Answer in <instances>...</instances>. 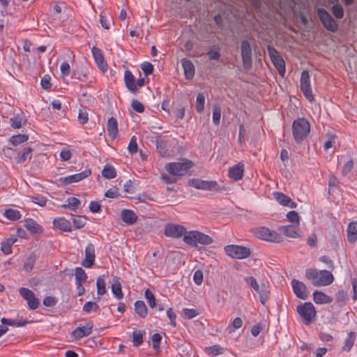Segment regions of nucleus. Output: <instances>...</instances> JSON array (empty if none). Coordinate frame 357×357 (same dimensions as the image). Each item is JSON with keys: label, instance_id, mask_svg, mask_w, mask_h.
<instances>
[{"label": "nucleus", "instance_id": "f257e3e1", "mask_svg": "<svg viewBox=\"0 0 357 357\" xmlns=\"http://www.w3.org/2000/svg\"><path fill=\"white\" fill-rule=\"evenodd\" d=\"M305 278L310 280L314 287L328 286L334 281L331 272L326 270L319 271L317 268H307Z\"/></svg>", "mask_w": 357, "mask_h": 357}, {"label": "nucleus", "instance_id": "f03ea898", "mask_svg": "<svg viewBox=\"0 0 357 357\" xmlns=\"http://www.w3.org/2000/svg\"><path fill=\"white\" fill-rule=\"evenodd\" d=\"M310 126L305 118H298L292 123V132L295 142L301 143L309 135Z\"/></svg>", "mask_w": 357, "mask_h": 357}, {"label": "nucleus", "instance_id": "7ed1b4c3", "mask_svg": "<svg viewBox=\"0 0 357 357\" xmlns=\"http://www.w3.org/2000/svg\"><path fill=\"white\" fill-rule=\"evenodd\" d=\"M183 241L192 247H197L198 244L203 245H210L213 242V240L207 234L193 230L189 231L184 235Z\"/></svg>", "mask_w": 357, "mask_h": 357}, {"label": "nucleus", "instance_id": "20e7f679", "mask_svg": "<svg viewBox=\"0 0 357 357\" xmlns=\"http://www.w3.org/2000/svg\"><path fill=\"white\" fill-rule=\"evenodd\" d=\"M193 165L192 160L183 158L180 162L167 163L165 165V169L173 176H184Z\"/></svg>", "mask_w": 357, "mask_h": 357}, {"label": "nucleus", "instance_id": "39448f33", "mask_svg": "<svg viewBox=\"0 0 357 357\" xmlns=\"http://www.w3.org/2000/svg\"><path fill=\"white\" fill-rule=\"evenodd\" d=\"M296 311L302 317V322L305 325H310L317 314L315 307L310 302H307L298 305Z\"/></svg>", "mask_w": 357, "mask_h": 357}, {"label": "nucleus", "instance_id": "423d86ee", "mask_svg": "<svg viewBox=\"0 0 357 357\" xmlns=\"http://www.w3.org/2000/svg\"><path fill=\"white\" fill-rule=\"evenodd\" d=\"M225 253L234 259H243L249 257L251 255L250 249L248 247L238 245H228L224 248Z\"/></svg>", "mask_w": 357, "mask_h": 357}, {"label": "nucleus", "instance_id": "0eeeda50", "mask_svg": "<svg viewBox=\"0 0 357 357\" xmlns=\"http://www.w3.org/2000/svg\"><path fill=\"white\" fill-rule=\"evenodd\" d=\"M317 13L319 20L327 31L333 33H335L337 31V23L326 9L322 8H317Z\"/></svg>", "mask_w": 357, "mask_h": 357}, {"label": "nucleus", "instance_id": "6e6552de", "mask_svg": "<svg viewBox=\"0 0 357 357\" xmlns=\"http://www.w3.org/2000/svg\"><path fill=\"white\" fill-rule=\"evenodd\" d=\"M267 50L271 60L275 68L281 76H284L286 69L285 63L282 57L280 55L278 51L271 45L267 46Z\"/></svg>", "mask_w": 357, "mask_h": 357}, {"label": "nucleus", "instance_id": "1a4fd4ad", "mask_svg": "<svg viewBox=\"0 0 357 357\" xmlns=\"http://www.w3.org/2000/svg\"><path fill=\"white\" fill-rule=\"evenodd\" d=\"M252 48L249 41L243 40L241 43V56L245 70H250L252 66Z\"/></svg>", "mask_w": 357, "mask_h": 357}, {"label": "nucleus", "instance_id": "9d476101", "mask_svg": "<svg viewBox=\"0 0 357 357\" xmlns=\"http://www.w3.org/2000/svg\"><path fill=\"white\" fill-rule=\"evenodd\" d=\"M301 90L303 93L305 97L310 101L314 100V96L310 84V77L307 70H303L301 73L300 81Z\"/></svg>", "mask_w": 357, "mask_h": 357}, {"label": "nucleus", "instance_id": "9b49d317", "mask_svg": "<svg viewBox=\"0 0 357 357\" xmlns=\"http://www.w3.org/2000/svg\"><path fill=\"white\" fill-rule=\"evenodd\" d=\"M256 236L264 241L280 243L282 241V237L277 231L271 230L267 227H262L256 232Z\"/></svg>", "mask_w": 357, "mask_h": 357}, {"label": "nucleus", "instance_id": "f8f14e48", "mask_svg": "<svg viewBox=\"0 0 357 357\" xmlns=\"http://www.w3.org/2000/svg\"><path fill=\"white\" fill-rule=\"evenodd\" d=\"M188 232L186 228L180 225L168 223L165 227V235L173 238H178L181 236L184 237V235Z\"/></svg>", "mask_w": 357, "mask_h": 357}, {"label": "nucleus", "instance_id": "ddd939ff", "mask_svg": "<svg viewBox=\"0 0 357 357\" xmlns=\"http://www.w3.org/2000/svg\"><path fill=\"white\" fill-rule=\"evenodd\" d=\"M20 296L27 302L30 310H36L40 305L39 300L35 296L34 293L28 288L21 287L19 289Z\"/></svg>", "mask_w": 357, "mask_h": 357}, {"label": "nucleus", "instance_id": "4468645a", "mask_svg": "<svg viewBox=\"0 0 357 357\" xmlns=\"http://www.w3.org/2000/svg\"><path fill=\"white\" fill-rule=\"evenodd\" d=\"M188 185L197 189L204 190H218V183L215 181H204L199 178H191L188 180Z\"/></svg>", "mask_w": 357, "mask_h": 357}, {"label": "nucleus", "instance_id": "2eb2a0df", "mask_svg": "<svg viewBox=\"0 0 357 357\" xmlns=\"http://www.w3.org/2000/svg\"><path fill=\"white\" fill-rule=\"evenodd\" d=\"M91 169H85L84 171L81 172L77 174L70 175V176H68L66 177H61V178H60L59 181L63 185H67L73 183L79 182V181L83 180L84 178H86L88 176H89L91 175Z\"/></svg>", "mask_w": 357, "mask_h": 357}, {"label": "nucleus", "instance_id": "dca6fc26", "mask_svg": "<svg viewBox=\"0 0 357 357\" xmlns=\"http://www.w3.org/2000/svg\"><path fill=\"white\" fill-rule=\"evenodd\" d=\"M95 258V246L93 243H89L85 248V258L81 262L82 266L85 268L92 267L94 264Z\"/></svg>", "mask_w": 357, "mask_h": 357}, {"label": "nucleus", "instance_id": "f3484780", "mask_svg": "<svg viewBox=\"0 0 357 357\" xmlns=\"http://www.w3.org/2000/svg\"><path fill=\"white\" fill-rule=\"evenodd\" d=\"M292 289L295 295L301 299L305 300L307 298L305 284L296 279H293L291 282Z\"/></svg>", "mask_w": 357, "mask_h": 357}, {"label": "nucleus", "instance_id": "a211bd4d", "mask_svg": "<svg viewBox=\"0 0 357 357\" xmlns=\"http://www.w3.org/2000/svg\"><path fill=\"white\" fill-rule=\"evenodd\" d=\"M93 324L92 321H89L84 326L77 327L72 333L73 336L79 340L85 336L89 335L92 333Z\"/></svg>", "mask_w": 357, "mask_h": 357}, {"label": "nucleus", "instance_id": "6ab92c4d", "mask_svg": "<svg viewBox=\"0 0 357 357\" xmlns=\"http://www.w3.org/2000/svg\"><path fill=\"white\" fill-rule=\"evenodd\" d=\"M92 54L93 56V59L96 62L98 66L102 72H106L107 70V64L105 61L103 54L101 52V50L96 47H93L92 50Z\"/></svg>", "mask_w": 357, "mask_h": 357}, {"label": "nucleus", "instance_id": "aec40b11", "mask_svg": "<svg viewBox=\"0 0 357 357\" xmlns=\"http://www.w3.org/2000/svg\"><path fill=\"white\" fill-rule=\"evenodd\" d=\"M124 82L128 90L133 93L136 94L138 91L137 85L135 84V77L131 73V71L126 70L124 72Z\"/></svg>", "mask_w": 357, "mask_h": 357}, {"label": "nucleus", "instance_id": "412c9836", "mask_svg": "<svg viewBox=\"0 0 357 357\" xmlns=\"http://www.w3.org/2000/svg\"><path fill=\"white\" fill-rule=\"evenodd\" d=\"M243 172L244 164L243 162H238L229 169L228 175L230 178L234 181H239L243 178Z\"/></svg>", "mask_w": 357, "mask_h": 357}, {"label": "nucleus", "instance_id": "4be33fe9", "mask_svg": "<svg viewBox=\"0 0 357 357\" xmlns=\"http://www.w3.org/2000/svg\"><path fill=\"white\" fill-rule=\"evenodd\" d=\"M52 224L54 228L62 231H72V225L70 222L63 217L54 218Z\"/></svg>", "mask_w": 357, "mask_h": 357}, {"label": "nucleus", "instance_id": "5701e85b", "mask_svg": "<svg viewBox=\"0 0 357 357\" xmlns=\"http://www.w3.org/2000/svg\"><path fill=\"white\" fill-rule=\"evenodd\" d=\"M181 62L186 79H192L195 76V66L193 63L190 60L185 58L182 59Z\"/></svg>", "mask_w": 357, "mask_h": 357}, {"label": "nucleus", "instance_id": "b1692460", "mask_svg": "<svg viewBox=\"0 0 357 357\" xmlns=\"http://www.w3.org/2000/svg\"><path fill=\"white\" fill-rule=\"evenodd\" d=\"M26 122V118L23 112L15 114L10 119V124L13 128L19 129Z\"/></svg>", "mask_w": 357, "mask_h": 357}, {"label": "nucleus", "instance_id": "393cba45", "mask_svg": "<svg viewBox=\"0 0 357 357\" xmlns=\"http://www.w3.org/2000/svg\"><path fill=\"white\" fill-rule=\"evenodd\" d=\"M312 295L313 300L317 304H329L333 301L332 297L318 290L314 291Z\"/></svg>", "mask_w": 357, "mask_h": 357}, {"label": "nucleus", "instance_id": "a878e982", "mask_svg": "<svg viewBox=\"0 0 357 357\" xmlns=\"http://www.w3.org/2000/svg\"><path fill=\"white\" fill-rule=\"evenodd\" d=\"M121 218L122 220L129 225H133L137 220V216L134 211L129 209H123L121 212Z\"/></svg>", "mask_w": 357, "mask_h": 357}, {"label": "nucleus", "instance_id": "bb28decb", "mask_svg": "<svg viewBox=\"0 0 357 357\" xmlns=\"http://www.w3.org/2000/svg\"><path fill=\"white\" fill-rule=\"evenodd\" d=\"M220 46L219 44L210 45L206 55L210 61H219L221 58Z\"/></svg>", "mask_w": 357, "mask_h": 357}, {"label": "nucleus", "instance_id": "cd10ccee", "mask_svg": "<svg viewBox=\"0 0 357 357\" xmlns=\"http://www.w3.org/2000/svg\"><path fill=\"white\" fill-rule=\"evenodd\" d=\"M33 152L31 147H25L19 151L15 158V160L18 164L24 163L28 158H31V153Z\"/></svg>", "mask_w": 357, "mask_h": 357}, {"label": "nucleus", "instance_id": "c85d7f7f", "mask_svg": "<svg viewBox=\"0 0 357 357\" xmlns=\"http://www.w3.org/2000/svg\"><path fill=\"white\" fill-rule=\"evenodd\" d=\"M107 130L109 135L113 139L115 138L118 134V123L117 121L114 117H110L107 121Z\"/></svg>", "mask_w": 357, "mask_h": 357}, {"label": "nucleus", "instance_id": "c756f323", "mask_svg": "<svg viewBox=\"0 0 357 357\" xmlns=\"http://www.w3.org/2000/svg\"><path fill=\"white\" fill-rule=\"evenodd\" d=\"M24 227L32 234H40L43 231L42 227L31 218L25 220Z\"/></svg>", "mask_w": 357, "mask_h": 357}, {"label": "nucleus", "instance_id": "7c9ffc66", "mask_svg": "<svg viewBox=\"0 0 357 357\" xmlns=\"http://www.w3.org/2000/svg\"><path fill=\"white\" fill-rule=\"evenodd\" d=\"M259 296V301L262 305H265L269 300L271 296V291L268 286L262 283L259 291H257Z\"/></svg>", "mask_w": 357, "mask_h": 357}, {"label": "nucleus", "instance_id": "2f4dec72", "mask_svg": "<svg viewBox=\"0 0 357 357\" xmlns=\"http://www.w3.org/2000/svg\"><path fill=\"white\" fill-rule=\"evenodd\" d=\"M36 255L35 253L31 252L30 253L26 258L24 265H23V270L25 272H30L33 270L34 264L36 261Z\"/></svg>", "mask_w": 357, "mask_h": 357}, {"label": "nucleus", "instance_id": "473e14b6", "mask_svg": "<svg viewBox=\"0 0 357 357\" xmlns=\"http://www.w3.org/2000/svg\"><path fill=\"white\" fill-rule=\"evenodd\" d=\"M135 311L141 318H145L148 313V309L142 301H137L135 304Z\"/></svg>", "mask_w": 357, "mask_h": 357}, {"label": "nucleus", "instance_id": "72a5a7b5", "mask_svg": "<svg viewBox=\"0 0 357 357\" xmlns=\"http://www.w3.org/2000/svg\"><path fill=\"white\" fill-rule=\"evenodd\" d=\"M347 238L350 243H354L357 240V222L349 224L347 228Z\"/></svg>", "mask_w": 357, "mask_h": 357}, {"label": "nucleus", "instance_id": "f704fd0d", "mask_svg": "<svg viewBox=\"0 0 357 357\" xmlns=\"http://www.w3.org/2000/svg\"><path fill=\"white\" fill-rule=\"evenodd\" d=\"M356 338V333L354 331L349 332L347 334V338L344 340L342 350L346 351L347 352L350 351L352 347L354 346Z\"/></svg>", "mask_w": 357, "mask_h": 357}, {"label": "nucleus", "instance_id": "c9c22d12", "mask_svg": "<svg viewBox=\"0 0 357 357\" xmlns=\"http://www.w3.org/2000/svg\"><path fill=\"white\" fill-rule=\"evenodd\" d=\"M144 335H145L144 330H135L132 332V343L135 347H139L143 343Z\"/></svg>", "mask_w": 357, "mask_h": 357}, {"label": "nucleus", "instance_id": "e433bc0d", "mask_svg": "<svg viewBox=\"0 0 357 357\" xmlns=\"http://www.w3.org/2000/svg\"><path fill=\"white\" fill-rule=\"evenodd\" d=\"M102 175L107 179L114 178L116 176L115 168L109 164L105 165L102 171Z\"/></svg>", "mask_w": 357, "mask_h": 357}, {"label": "nucleus", "instance_id": "4c0bfd02", "mask_svg": "<svg viewBox=\"0 0 357 357\" xmlns=\"http://www.w3.org/2000/svg\"><path fill=\"white\" fill-rule=\"evenodd\" d=\"M29 139V136L25 134H18L13 135L9 139V143L13 146H17L23 142H26Z\"/></svg>", "mask_w": 357, "mask_h": 357}, {"label": "nucleus", "instance_id": "58836bf2", "mask_svg": "<svg viewBox=\"0 0 357 357\" xmlns=\"http://www.w3.org/2000/svg\"><path fill=\"white\" fill-rule=\"evenodd\" d=\"M3 215L6 218L12 221L18 220L21 218L20 212L13 208L6 209Z\"/></svg>", "mask_w": 357, "mask_h": 357}, {"label": "nucleus", "instance_id": "ea45409f", "mask_svg": "<svg viewBox=\"0 0 357 357\" xmlns=\"http://www.w3.org/2000/svg\"><path fill=\"white\" fill-rule=\"evenodd\" d=\"M205 104V96L203 93H199L197 96L195 108L197 113L201 114L204 112Z\"/></svg>", "mask_w": 357, "mask_h": 357}, {"label": "nucleus", "instance_id": "a19ab883", "mask_svg": "<svg viewBox=\"0 0 357 357\" xmlns=\"http://www.w3.org/2000/svg\"><path fill=\"white\" fill-rule=\"evenodd\" d=\"M17 241V238H9L5 241H3L1 243V250L6 254L8 255L12 252V245Z\"/></svg>", "mask_w": 357, "mask_h": 357}, {"label": "nucleus", "instance_id": "79ce46f5", "mask_svg": "<svg viewBox=\"0 0 357 357\" xmlns=\"http://www.w3.org/2000/svg\"><path fill=\"white\" fill-rule=\"evenodd\" d=\"M331 11L337 20H340L344 17V8L340 3H337L331 7Z\"/></svg>", "mask_w": 357, "mask_h": 357}, {"label": "nucleus", "instance_id": "37998d69", "mask_svg": "<svg viewBox=\"0 0 357 357\" xmlns=\"http://www.w3.org/2000/svg\"><path fill=\"white\" fill-rule=\"evenodd\" d=\"M87 279L86 273L81 267L75 268V283H84Z\"/></svg>", "mask_w": 357, "mask_h": 357}, {"label": "nucleus", "instance_id": "c03bdc74", "mask_svg": "<svg viewBox=\"0 0 357 357\" xmlns=\"http://www.w3.org/2000/svg\"><path fill=\"white\" fill-rule=\"evenodd\" d=\"M112 291L118 300L123 298V294L122 292L121 283L119 281L116 280L112 284Z\"/></svg>", "mask_w": 357, "mask_h": 357}, {"label": "nucleus", "instance_id": "a18cd8bd", "mask_svg": "<svg viewBox=\"0 0 357 357\" xmlns=\"http://www.w3.org/2000/svg\"><path fill=\"white\" fill-rule=\"evenodd\" d=\"M285 236L291 238H297L298 234L292 225L282 226L280 229Z\"/></svg>", "mask_w": 357, "mask_h": 357}, {"label": "nucleus", "instance_id": "49530a36", "mask_svg": "<svg viewBox=\"0 0 357 357\" xmlns=\"http://www.w3.org/2000/svg\"><path fill=\"white\" fill-rule=\"evenodd\" d=\"M275 199L280 203L281 205L287 206L288 203L290 202V197L282 192H275L274 193Z\"/></svg>", "mask_w": 357, "mask_h": 357}, {"label": "nucleus", "instance_id": "de8ad7c7", "mask_svg": "<svg viewBox=\"0 0 357 357\" xmlns=\"http://www.w3.org/2000/svg\"><path fill=\"white\" fill-rule=\"evenodd\" d=\"M156 149L161 156L167 155L168 149L166 142L162 139L156 140Z\"/></svg>", "mask_w": 357, "mask_h": 357}, {"label": "nucleus", "instance_id": "09e8293b", "mask_svg": "<svg viewBox=\"0 0 357 357\" xmlns=\"http://www.w3.org/2000/svg\"><path fill=\"white\" fill-rule=\"evenodd\" d=\"M221 107L218 105L213 107V122L214 125L218 126L220 123Z\"/></svg>", "mask_w": 357, "mask_h": 357}, {"label": "nucleus", "instance_id": "8fccbe9b", "mask_svg": "<svg viewBox=\"0 0 357 357\" xmlns=\"http://www.w3.org/2000/svg\"><path fill=\"white\" fill-rule=\"evenodd\" d=\"M71 215H72V220H73V226L76 229H81L85 226V225H86V221L84 220H86L85 217L82 218V216L75 215L73 214H72Z\"/></svg>", "mask_w": 357, "mask_h": 357}, {"label": "nucleus", "instance_id": "3c124183", "mask_svg": "<svg viewBox=\"0 0 357 357\" xmlns=\"http://www.w3.org/2000/svg\"><path fill=\"white\" fill-rule=\"evenodd\" d=\"M106 284L102 277L100 276L96 280L97 294L100 296H102L106 292L105 288Z\"/></svg>", "mask_w": 357, "mask_h": 357}, {"label": "nucleus", "instance_id": "603ef678", "mask_svg": "<svg viewBox=\"0 0 357 357\" xmlns=\"http://www.w3.org/2000/svg\"><path fill=\"white\" fill-rule=\"evenodd\" d=\"M66 202L68 208L73 211H76L81 204L80 200L75 197L68 198Z\"/></svg>", "mask_w": 357, "mask_h": 357}, {"label": "nucleus", "instance_id": "864d4df0", "mask_svg": "<svg viewBox=\"0 0 357 357\" xmlns=\"http://www.w3.org/2000/svg\"><path fill=\"white\" fill-rule=\"evenodd\" d=\"M245 282L246 284L250 285L255 291H259L261 286L259 285L256 279L252 276H248L245 278Z\"/></svg>", "mask_w": 357, "mask_h": 357}, {"label": "nucleus", "instance_id": "5fc2aeb1", "mask_svg": "<svg viewBox=\"0 0 357 357\" xmlns=\"http://www.w3.org/2000/svg\"><path fill=\"white\" fill-rule=\"evenodd\" d=\"M144 296L149 303V306L151 308L155 307L156 302L155 296L149 289L145 290Z\"/></svg>", "mask_w": 357, "mask_h": 357}, {"label": "nucleus", "instance_id": "6e6d98bb", "mask_svg": "<svg viewBox=\"0 0 357 357\" xmlns=\"http://www.w3.org/2000/svg\"><path fill=\"white\" fill-rule=\"evenodd\" d=\"M31 201L40 206H44L47 203V198L43 195L31 196L30 197Z\"/></svg>", "mask_w": 357, "mask_h": 357}, {"label": "nucleus", "instance_id": "4d7b16f0", "mask_svg": "<svg viewBox=\"0 0 357 357\" xmlns=\"http://www.w3.org/2000/svg\"><path fill=\"white\" fill-rule=\"evenodd\" d=\"M141 68L145 76H149L152 74L154 70L153 64L149 62H144L141 65Z\"/></svg>", "mask_w": 357, "mask_h": 357}, {"label": "nucleus", "instance_id": "13d9d810", "mask_svg": "<svg viewBox=\"0 0 357 357\" xmlns=\"http://www.w3.org/2000/svg\"><path fill=\"white\" fill-rule=\"evenodd\" d=\"M161 340L162 336L160 334L155 333L152 335V347L155 350H158L160 348Z\"/></svg>", "mask_w": 357, "mask_h": 357}, {"label": "nucleus", "instance_id": "bf43d9fd", "mask_svg": "<svg viewBox=\"0 0 357 357\" xmlns=\"http://www.w3.org/2000/svg\"><path fill=\"white\" fill-rule=\"evenodd\" d=\"M224 352V348L220 345H213L208 348V353L211 356H217Z\"/></svg>", "mask_w": 357, "mask_h": 357}, {"label": "nucleus", "instance_id": "052dcab7", "mask_svg": "<svg viewBox=\"0 0 357 357\" xmlns=\"http://www.w3.org/2000/svg\"><path fill=\"white\" fill-rule=\"evenodd\" d=\"M328 139L325 142L324 148L325 150H328L330 148L333 147V146L335 143L336 135L335 134H328L327 135Z\"/></svg>", "mask_w": 357, "mask_h": 357}, {"label": "nucleus", "instance_id": "680f3d73", "mask_svg": "<svg viewBox=\"0 0 357 357\" xmlns=\"http://www.w3.org/2000/svg\"><path fill=\"white\" fill-rule=\"evenodd\" d=\"M347 293L343 289L339 290L335 295L336 302L344 304L347 299Z\"/></svg>", "mask_w": 357, "mask_h": 357}, {"label": "nucleus", "instance_id": "e2e57ef3", "mask_svg": "<svg viewBox=\"0 0 357 357\" xmlns=\"http://www.w3.org/2000/svg\"><path fill=\"white\" fill-rule=\"evenodd\" d=\"M57 301L58 300L56 298L51 296H47L44 298L43 301V304L45 307H54L57 303Z\"/></svg>", "mask_w": 357, "mask_h": 357}, {"label": "nucleus", "instance_id": "0e129e2a", "mask_svg": "<svg viewBox=\"0 0 357 357\" xmlns=\"http://www.w3.org/2000/svg\"><path fill=\"white\" fill-rule=\"evenodd\" d=\"M128 151L131 154H134V153H136L137 152L138 146H137V139H136L135 136H133L131 138V139H130V141L129 142L128 146Z\"/></svg>", "mask_w": 357, "mask_h": 357}, {"label": "nucleus", "instance_id": "69168bd1", "mask_svg": "<svg viewBox=\"0 0 357 357\" xmlns=\"http://www.w3.org/2000/svg\"><path fill=\"white\" fill-rule=\"evenodd\" d=\"M183 313L185 319H191L199 314V312L195 309L183 308Z\"/></svg>", "mask_w": 357, "mask_h": 357}, {"label": "nucleus", "instance_id": "338daca9", "mask_svg": "<svg viewBox=\"0 0 357 357\" xmlns=\"http://www.w3.org/2000/svg\"><path fill=\"white\" fill-rule=\"evenodd\" d=\"M338 179L333 175L331 176L328 181V192L331 193V191L333 190L334 188H338Z\"/></svg>", "mask_w": 357, "mask_h": 357}, {"label": "nucleus", "instance_id": "774afa93", "mask_svg": "<svg viewBox=\"0 0 357 357\" xmlns=\"http://www.w3.org/2000/svg\"><path fill=\"white\" fill-rule=\"evenodd\" d=\"M131 107L133 110L138 113H142L144 111V106L137 100H132L131 102Z\"/></svg>", "mask_w": 357, "mask_h": 357}]
</instances>
